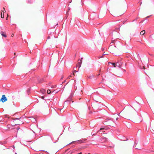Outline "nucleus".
Listing matches in <instances>:
<instances>
[{"instance_id":"c756f323","label":"nucleus","mask_w":154,"mask_h":154,"mask_svg":"<svg viewBox=\"0 0 154 154\" xmlns=\"http://www.w3.org/2000/svg\"><path fill=\"white\" fill-rule=\"evenodd\" d=\"M149 17H150V16H147L146 18H149Z\"/></svg>"},{"instance_id":"bb28decb","label":"nucleus","mask_w":154,"mask_h":154,"mask_svg":"<svg viewBox=\"0 0 154 154\" xmlns=\"http://www.w3.org/2000/svg\"><path fill=\"white\" fill-rule=\"evenodd\" d=\"M135 147H136V149H138L137 147V145L135 146Z\"/></svg>"},{"instance_id":"ddd939ff","label":"nucleus","mask_w":154,"mask_h":154,"mask_svg":"<svg viewBox=\"0 0 154 154\" xmlns=\"http://www.w3.org/2000/svg\"><path fill=\"white\" fill-rule=\"evenodd\" d=\"M31 120L33 122H35L36 121L35 119L33 118H31Z\"/></svg>"},{"instance_id":"dca6fc26","label":"nucleus","mask_w":154,"mask_h":154,"mask_svg":"<svg viewBox=\"0 0 154 154\" xmlns=\"http://www.w3.org/2000/svg\"><path fill=\"white\" fill-rule=\"evenodd\" d=\"M58 91H52V93H53L54 94H55L57 93Z\"/></svg>"},{"instance_id":"c85d7f7f","label":"nucleus","mask_w":154,"mask_h":154,"mask_svg":"<svg viewBox=\"0 0 154 154\" xmlns=\"http://www.w3.org/2000/svg\"><path fill=\"white\" fill-rule=\"evenodd\" d=\"M77 72V71H76V70H74V72Z\"/></svg>"},{"instance_id":"37998d69","label":"nucleus","mask_w":154,"mask_h":154,"mask_svg":"<svg viewBox=\"0 0 154 154\" xmlns=\"http://www.w3.org/2000/svg\"><path fill=\"white\" fill-rule=\"evenodd\" d=\"M7 18H8V17H7L6 20H7Z\"/></svg>"},{"instance_id":"9b49d317","label":"nucleus","mask_w":154,"mask_h":154,"mask_svg":"<svg viewBox=\"0 0 154 154\" xmlns=\"http://www.w3.org/2000/svg\"><path fill=\"white\" fill-rule=\"evenodd\" d=\"M145 33V31L144 30H143L141 31L140 32V34L141 35H143Z\"/></svg>"},{"instance_id":"4c0bfd02","label":"nucleus","mask_w":154,"mask_h":154,"mask_svg":"<svg viewBox=\"0 0 154 154\" xmlns=\"http://www.w3.org/2000/svg\"><path fill=\"white\" fill-rule=\"evenodd\" d=\"M3 10H5V8H3Z\"/></svg>"},{"instance_id":"412c9836","label":"nucleus","mask_w":154,"mask_h":154,"mask_svg":"<svg viewBox=\"0 0 154 154\" xmlns=\"http://www.w3.org/2000/svg\"><path fill=\"white\" fill-rule=\"evenodd\" d=\"M2 11L3 13H4V12L5 13V12H6V11L5 10H4V11Z\"/></svg>"},{"instance_id":"9d476101","label":"nucleus","mask_w":154,"mask_h":154,"mask_svg":"<svg viewBox=\"0 0 154 154\" xmlns=\"http://www.w3.org/2000/svg\"><path fill=\"white\" fill-rule=\"evenodd\" d=\"M1 33L2 35V36L5 37H6V35L5 34H4V32H1Z\"/></svg>"},{"instance_id":"20e7f679","label":"nucleus","mask_w":154,"mask_h":154,"mask_svg":"<svg viewBox=\"0 0 154 154\" xmlns=\"http://www.w3.org/2000/svg\"><path fill=\"white\" fill-rule=\"evenodd\" d=\"M111 63L113 65V67H116V66H119V67L120 68L121 67V66H122V63H121L120 64H119L118 65H117V64L118 63V62H117L116 63V64L115 63H111L110 62H108V63Z\"/></svg>"},{"instance_id":"2eb2a0df","label":"nucleus","mask_w":154,"mask_h":154,"mask_svg":"<svg viewBox=\"0 0 154 154\" xmlns=\"http://www.w3.org/2000/svg\"><path fill=\"white\" fill-rule=\"evenodd\" d=\"M1 16L2 18H4V15H2V11H1Z\"/></svg>"},{"instance_id":"a18cd8bd","label":"nucleus","mask_w":154,"mask_h":154,"mask_svg":"<svg viewBox=\"0 0 154 154\" xmlns=\"http://www.w3.org/2000/svg\"><path fill=\"white\" fill-rule=\"evenodd\" d=\"M7 18H8V17H7L6 20H7Z\"/></svg>"},{"instance_id":"c03bdc74","label":"nucleus","mask_w":154,"mask_h":154,"mask_svg":"<svg viewBox=\"0 0 154 154\" xmlns=\"http://www.w3.org/2000/svg\"><path fill=\"white\" fill-rule=\"evenodd\" d=\"M7 18H8V17H7L6 20H7Z\"/></svg>"},{"instance_id":"58836bf2","label":"nucleus","mask_w":154,"mask_h":154,"mask_svg":"<svg viewBox=\"0 0 154 154\" xmlns=\"http://www.w3.org/2000/svg\"><path fill=\"white\" fill-rule=\"evenodd\" d=\"M82 59H83V58H81V60H82Z\"/></svg>"},{"instance_id":"f3484780","label":"nucleus","mask_w":154,"mask_h":154,"mask_svg":"<svg viewBox=\"0 0 154 154\" xmlns=\"http://www.w3.org/2000/svg\"><path fill=\"white\" fill-rule=\"evenodd\" d=\"M151 107H152V109H153V110L154 109V108L153 107V105L152 103H151Z\"/></svg>"},{"instance_id":"393cba45","label":"nucleus","mask_w":154,"mask_h":154,"mask_svg":"<svg viewBox=\"0 0 154 154\" xmlns=\"http://www.w3.org/2000/svg\"><path fill=\"white\" fill-rule=\"evenodd\" d=\"M14 34H12L11 35V36L12 37H13L14 36Z\"/></svg>"},{"instance_id":"f03ea898","label":"nucleus","mask_w":154,"mask_h":154,"mask_svg":"<svg viewBox=\"0 0 154 154\" xmlns=\"http://www.w3.org/2000/svg\"><path fill=\"white\" fill-rule=\"evenodd\" d=\"M112 120L111 119H106L104 122V124L106 125H112Z\"/></svg>"},{"instance_id":"6ab92c4d","label":"nucleus","mask_w":154,"mask_h":154,"mask_svg":"<svg viewBox=\"0 0 154 154\" xmlns=\"http://www.w3.org/2000/svg\"><path fill=\"white\" fill-rule=\"evenodd\" d=\"M56 87V86H53L51 87L52 88H54Z\"/></svg>"},{"instance_id":"a878e982","label":"nucleus","mask_w":154,"mask_h":154,"mask_svg":"<svg viewBox=\"0 0 154 154\" xmlns=\"http://www.w3.org/2000/svg\"><path fill=\"white\" fill-rule=\"evenodd\" d=\"M107 54H106V53H105V52L104 53V55H107Z\"/></svg>"},{"instance_id":"4be33fe9","label":"nucleus","mask_w":154,"mask_h":154,"mask_svg":"<svg viewBox=\"0 0 154 154\" xmlns=\"http://www.w3.org/2000/svg\"><path fill=\"white\" fill-rule=\"evenodd\" d=\"M104 129V128H100V130H103Z\"/></svg>"},{"instance_id":"a19ab883","label":"nucleus","mask_w":154,"mask_h":154,"mask_svg":"<svg viewBox=\"0 0 154 154\" xmlns=\"http://www.w3.org/2000/svg\"><path fill=\"white\" fill-rule=\"evenodd\" d=\"M120 60H119L118 61L119 62Z\"/></svg>"},{"instance_id":"cd10ccee","label":"nucleus","mask_w":154,"mask_h":154,"mask_svg":"<svg viewBox=\"0 0 154 154\" xmlns=\"http://www.w3.org/2000/svg\"><path fill=\"white\" fill-rule=\"evenodd\" d=\"M42 99H44V96H42Z\"/></svg>"},{"instance_id":"7c9ffc66","label":"nucleus","mask_w":154,"mask_h":154,"mask_svg":"<svg viewBox=\"0 0 154 154\" xmlns=\"http://www.w3.org/2000/svg\"><path fill=\"white\" fill-rule=\"evenodd\" d=\"M114 146H113L112 147V148H113ZM109 147H110V148H112V147L111 146H109Z\"/></svg>"},{"instance_id":"f704fd0d","label":"nucleus","mask_w":154,"mask_h":154,"mask_svg":"<svg viewBox=\"0 0 154 154\" xmlns=\"http://www.w3.org/2000/svg\"><path fill=\"white\" fill-rule=\"evenodd\" d=\"M143 68L144 69H145V67L144 66H143Z\"/></svg>"},{"instance_id":"aec40b11","label":"nucleus","mask_w":154,"mask_h":154,"mask_svg":"<svg viewBox=\"0 0 154 154\" xmlns=\"http://www.w3.org/2000/svg\"><path fill=\"white\" fill-rule=\"evenodd\" d=\"M134 143H133V144L132 145L131 148H133L134 147Z\"/></svg>"},{"instance_id":"e433bc0d","label":"nucleus","mask_w":154,"mask_h":154,"mask_svg":"<svg viewBox=\"0 0 154 154\" xmlns=\"http://www.w3.org/2000/svg\"><path fill=\"white\" fill-rule=\"evenodd\" d=\"M63 77H62L61 78V79H63Z\"/></svg>"},{"instance_id":"b1692460","label":"nucleus","mask_w":154,"mask_h":154,"mask_svg":"<svg viewBox=\"0 0 154 154\" xmlns=\"http://www.w3.org/2000/svg\"><path fill=\"white\" fill-rule=\"evenodd\" d=\"M75 141H73L71 143H69V144H71V143H73L75 142Z\"/></svg>"},{"instance_id":"f257e3e1","label":"nucleus","mask_w":154,"mask_h":154,"mask_svg":"<svg viewBox=\"0 0 154 154\" xmlns=\"http://www.w3.org/2000/svg\"><path fill=\"white\" fill-rule=\"evenodd\" d=\"M119 114L125 118L130 119L134 118L137 112L135 109L131 106L125 107Z\"/></svg>"},{"instance_id":"39448f33","label":"nucleus","mask_w":154,"mask_h":154,"mask_svg":"<svg viewBox=\"0 0 154 154\" xmlns=\"http://www.w3.org/2000/svg\"><path fill=\"white\" fill-rule=\"evenodd\" d=\"M59 139V137L57 135H55L54 136L53 138L52 139V140L54 142H57Z\"/></svg>"},{"instance_id":"72a5a7b5","label":"nucleus","mask_w":154,"mask_h":154,"mask_svg":"<svg viewBox=\"0 0 154 154\" xmlns=\"http://www.w3.org/2000/svg\"><path fill=\"white\" fill-rule=\"evenodd\" d=\"M16 53H14V55H16Z\"/></svg>"},{"instance_id":"a211bd4d","label":"nucleus","mask_w":154,"mask_h":154,"mask_svg":"<svg viewBox=\"0 0 154 154\" xmlns=\"http://www.w3.org/2000/svg\"><path fill=\"white\" fill-rule=\"evenodd\" d=\"M126 10V6L123 11V12H125Z\"/></svg>"},{"instance_id":"7ed1b4c3","label":"nucleus","mask_w":154,"mask_h":154,"mask_svg":"<svg viewBox=\"0 0 154 154\" xmlns=\"http://www.w3.org/2000/svg\"><path fill=\"white\" fill-rule=\"evenodd\" d=\"M8 99L5 95H3L2 96L1 99H0V101L4 103L7 101Z\"/></svg>"},{"instance_id":"5701e85b","label":"nucleus","mask_w":154,"mask_h":154,"mask_svg":"<svg viewBox=\"0 0 154 154\" xmlns=\"http://www.w3.org/2000/svg\"><path fill=\"white\" fill-rule=\"evenodd\" d=\"M71 77V75H70V76H69L68 77V79H70V77Z\"/></svg>"},{"instance_id":"0eeeda50","label":"nucleus","mask_w":154,"mask_h":154,"mask_svg":"<svg viewBox=\"0 0 154 154\" xmlns=\"http://www.w3.org/2000/svg\"><path fill=\"white\" fill-rule=\"evenodd\" d=\"M150 125L152 129L154 131V121L151 122Z\"/></svg>"},{"instance_id":"ea45409f","label":"nucleus","mask_w":154,"mask_h":154,"mask_svg":"<svg viewBox=\"0 0 154 154\" xmlns=\"http://www.w3.org/2000/svg\"><path fill=\"white\" fill-rule=\"evenodd\" d=\"M112 43H113V42H114V41H112Z\"/></svg>"},{"instance_id":"1a4fd4ad","label":"nucleus","mask_w":154,"mask_h":154,"mask_svg":"<svg viewBox=\"0 0 154 154\" xmlns=\"http://www.w3.org/2000/svg\"><path fill=\"white\" fill-rule=\"evenodd\" d=\"M38 83H42L43 81V79L42 78V79L38 78Z\"/></svg>"},{"instance_id":"2f4dec72","label":"nucleus","mask_w":154,"mask_h":154,"mask_svg":"<svg viewBox=\"0 0 154 154\" xmlns=\"http://www.w3.org/2000/svg\"><path fill=\"white\" fill-rule=\"evenodd\" d=\"M82 154V152H80V153H78V154Z\"/></svg>"},{"instance_id":"6e6552de","label":"nucleus","mask_w":154,"mask_h":154,"mask_svg":"<svg viewBox=\"0 0 154 154\" xmlns=\"http://www.w3.org/2000/svg\"><path fill=\"white\" fill-rule=\"evenodd\" d=\"M82 62V60H80V62H79L78 63V64L76 66H79V68L81 67Z\"/></svg>"},{"instance_id":"f8f14e48","label":"nucleus","mask_w":154,"mask_h":154,"mask_svg":"<svg viewBox=\"0 0 154 154\" xmlns=\"http://www.w3.org/2000/svg\"><path fill=\"white\" fill-rule=\"evenodd\" d=\"M66 108V107H64V106L63 107V108L62 109H60V112H63V110L65 109Z\"/></svg>"},{"instance_id":"79ce46f5","label":"nucleus","mask_w":154,"mask_h":154,"mask_svg":"<svg viewBox=\"0 0 154 154\" xmlns=\"http://www.w3.org/2000/svg\"><path fill=\"white\" fill-rule=\"evenodd\" d=\"M141 3H142V2H141V3H140V5H141Z\"/></svg>"},{"instance_id":"4468645a","label":"nucleus","mask_w":154,"mask_h":154,"mask_svg":"<svg viewBox=\"0 0 154 154\" xmlns=\"http://www.w3.org/2000/svg\"><path fill=\"white\" fill-rule=\"evenodd\" d=\"M52 92L50 89H48L47 91V93L48 94H50L51 92Z\"/></svg>"},{"instance_id":"423d86ee","label":"nucleus","mask_w":154,"mask_h":154,"mask_svg":"<svg viewBox=\"0 0 154 154\" xmlns=\"http://www.w3.org/2000/svg\"><path fill=\"white\" fill-rule=\"evenodd\" d=\"M116 47L113 46V45H111L110 46V47L108 48V50L109 51H110L111 52H112L114 51L115 50V48Z\"/></svg>"},{"instance_id":"473e14b6","label":"nucleus","mask_w":154,"mask_h":154,"mask_svg":"<svg viewBox=\"0 0 154 154\" xmlns=\"http://www.w3.org/2000/svg\"><path fill=\"white\" fill-rule=\"evenodd\" d=\"M118 119H119V118H116V120H118Z\"/></svg>"},{"instance_id":"c9c22d12","label":"nucleus","mask_w":154,"mask_h":154,"mask_svg":"<svg viewBox=\"0 0 154 154\" xmlns=\"http://www.w3.org/2000/svg\"><path fill=\"white\" fill-rule=\"evenodd\" d=\"M73 75H74L75 74H74V72H73Z\"/></svg>"}]
</instances>
